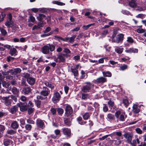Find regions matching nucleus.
<instances>
[{
  "instance_id": "nucleus-1",
  "label": "nucleus",
  "mask_w": 146,
  "mask_h": 146,
  "mask_svg": "<svg viewBox=\"0 0 146 146\" xmlns=\"http://www.w3.org/2000/svg\"><path fill=\"white\" fill-rule=\"evenodd\" d=\"M55 49V46L54 45L49 44L44 46L42 48V52L44 54H47L49 53V50L52 52Z\"/></svg>"
},
{
  "instance_id": "nucleus-2",
  "label": "nucleus",
  "mask_w": 146,
  "mask_h": 146,
  "mask_svg": "<svg viewBox=\"0 0 146 146\" xmlns=\"http://www.w3.org/2000/svg\"><path fill=\"white\" fill-rule=\"evenodd\" d=\"M12 14L9 13L8 14V19L6 22L5 23V25L7 27H12L14 26L15 28H18V26L16 25L14 26V23L12 21Z\"/></svg>"
},
{
  "instance_id": "nucleus-3",
  "label": "nucleus",
  "mask_w": 146,
  "mask_h": 146,
  "mask_svg": "<svg viewBox=\"0 0 146 146\" xmlns=\"http://www.w3.org/2000/svg\"><path fill=\"white\" fill-rule=\"evenodd\" d=\"M85 84L87 85L84 86L82 88V91L84 93L89 92L92 87L94 86V85L90 82H86Z\"/></svg>"
},
{
  "instance_id": "nucleus-4",
  "label": "nucleus",
  "mask_w": 146,
  "mask_h": 146,
  "mask_svg": "<svg viewBox=\"0 0 146 146\" xmlns=\"http://www.w3.org/2000/svg\"><path fill=\"white\" fill-rule=\"evenodd\" d=\"M115 115L117 118H119V120L121 121H124L126 117L125 113L121 114V112L119 111H116L115 113Z\"/></svg>"
},
{
  "instance_id": "nucleus-5",
  "label": "nucleus",
  "mask_w": 146,
  "mask_h": 146,
  "mask_svg": "<svg viewBox=\"0 0 146 146\" xmlns=\"http://www.w3.org/2000/svg\"><path fill=\"white\" fill-rule=\"evenodd\" d=\"M61 96L59 93L56 92L54 93L52 98V101L54 103H56L59 101Z\"/></svg>"
},
{
  "instance_id": "nucleus-6",
  "label": "nucleus",
  "mask_w": 146,
  "mask_h": 146,
  "mask_svg": "<svg viewBox=\"0 0 146 146\" xmlns=\"http://www.w3.org/2000/svg\"><path fill=\"white\" fill-rule=\"evenodd\" d=\"M10 98V96H8L3 97V101H4V103L5 105L7 106H11L12 102V100L9 99Z\"/></svg>"
},
{
  "instance_id": "nucleus-7",
  "label": "nucleus",
  "mask_w": 146,
  "mask_h": 146,
  "mask_svg": "<svg viewBox=\"0 0 146 146\" xmlns=\"http://www.w3.org/2000/svg\"><path fill=\"white\" fill-rule=\"evenodd\" d=\"M63 134L67 137H70L71 136L70 130L67 128H64L62 129Z\"/></svg>"
},
{
  "instance_id": "nucleus-8",
  "label": "nucleus",
  "mask_w": 146,
  "mask_h": 146,
  "mask_svg": "<svg viewBox=\"0 0 146 146\" xmlns=\"http://www.w3.org/2000/svg\"><path fill=\"white\" fill-rule=\"evenodd\" d=\"M65 60V57L64 54H59L57 57V59L54 61L58 62H64Z\"/></svg>"
},
{
  "instance_id": "nucleus-9",
  "label": "nucleus",
  "mask_w": 146,
  "mask_h": 146,
  "mask_svg": "<svg viewBox=\"0 0 146 146\" xmlns=\"http://www.w3.org/2000/svg\"><path fill=\"white\" fill-rule=\"evenodd\" d=\"M50 92L48 89L46 87H43V90L40 92V94L43 96L45 97L48 96Z\"/></svg>"
},
{
  "instance_id": "nucleus-10",
  "label": "nucleus",
  "mask_w": 146,
  "mask_h": 146,
  "mask_svg": "<svg viewBox=\"0 0 146 146\" xmlns=\"http://www.w3.org/2000/svg\"><path fill=\"white\" fill-rule=\"evenodd\" d=\"M72 113V109L69 106H67L65 109V114L66 116H68Z\"/></svg>"
},
{
  "instance_id": "nucleus-11",
  "label": "nucleus",
  "mask_w": 146,
  "mask_h": 146,
  "mask_svg": "<svg viewBox=\"0 0 146 146\" xmlns=\"http://www.w3.org/2000/svg\"><path fill=\"white\" fill-rule=\"evenodd\" d=\"M107 79L103 77H101L97 78L95 82L98 84H103L107 82Z\"/></svg>"
},
{
  "instance_id": "nucleus-12",
  "label": "nucleus",
  "mask_w": 146,
  "mask_h": 146,
  "mask_svg": "<svg viewBox=\"0 0 146 146\" xmlns=\"http://www.w3.org/2000/svg\"><path fill=\"white\" fill-rule=\"evenodd\" d=\"M124 35L123 34H120L118 35L116 37V40L114 41L115 42L118 43L121 42L123 39Z\"/></svg>"
},
{
  "instance_id": "nucleus-13",
  "label": "nucleus",
  "mask_w": 146,
  "mask_h": 146,
  "mask_svg": "<svg viewBox=\"0 0 146 146\" xmlns=\"http://www.w3.org/2000/svg\"><path fill=\"white\" fill-rule=\"evenodd\" d=\"M123 136L126 139L128 143H129V142H131L133 136V135L131 134L125 133L123 135Z\"/></svg>"
},
{
  "instance_id": "nucleus-14",
  "label": "nucleus",
  "mask_w": 146,
  "mask_h": 146,
  "mask_svg": "<svg viewBox=\"0 0 146 146\" xmlns=\"http://www.w3.org/2000/svg\"><path fill=\"white\" fill-rule=\"evenodd\" d=\"M36 124L37 127L42 129H43L45 126L44 122L41 120L37 119Z\"/></svg>"
},
{
  "instance_id": "nucleus-15",
  "label": "nucleus",
  "mask_w": 146,
  "mask_h": 146,
  "mask_svg": "<svg viewBox=\"0 0 146 146\" xmlns=\"http://www.w3.org/2000/svg\"><path fill=\"white\" fill-rule=\"evenodd\" d=\"M18 109V105H15L11 107L9 110V112L12 114H14L17 111Z\"/></svg>"
},
{
  "instance_id": "nucleus-16",
  "label": "nucleus",
  "mask_w": 146,
  "mask_h": 146,
  "mask_svg": "<svg viewBox=\"0 0 146 146\" xmlns=\"http://www.w3.org/2000/svg\"><path fill=\"white\" fill-rule=\"evenodd\" d=\"M27 81L29 84L33 85L35 84V79L34 78L31 77L29 78H28Z\"/></svg>"
},
{
  "instance_id": "nucleus-17",
  "label": "nucleus",
  "mask_w": 146,
  "mask_h": 146,
  "mask_svg": "<svg viewBox=\"0 0 146 146\" xmlns=\"http://www.w3.org/2000/svg\"><path fill=\"white\" fill-rule=\"evenodd\" d=\"M11 126L13 129H17L19 127V124L16 121H14L11 123Z\"/></svg>"
},
{
  "instance_id": "nucleus-18",
  "label": "nucleus",
  "mask_w": 146,
  "mask_h": 146,
  "mask_svg": "<svg viewBox=\"0 0 146 146\" xmlns=\"http://www.w3.org/2000/svg\"><path fill=\"white\" fill-rule=\"evenodd\" d=\"M12 143V141L8 139H5L3 141V144L4 145L6 146H8L10 144H11Z\"/></svg>"
},
{
  "instance_id": "nucleus-19",
  "label": "nucleus",
  "mask_w": 146,
  "mask_h": 146,
  "mask_svg": "<svg viewBox=\"0 0 146 146\" xmlns=\"http://www.w3.org/2000/svg\"><path fill=\"white\" fill-rule=\"evenodd\" d=\"M31 89L29 87L25 88L23 89V91L25 94H29L31 92Z\"/></svg>"
},
{
  "instance_id": "nucleus-20",
  "label": "nucleus",
  "mask_w": 146,
  "mask_h": 146,
  "mask_svg": "<svg viewBox=\"0 0 146 146\" xmlns=\"http://www.w3.org/2000/svg\"><path fill=\"white\" fill-rule=\"evenodd\" d=\"M22 103H20L17 104L18 107H20V110L21 111H25L27 110V108L25 106H21L20 104Z\"/></svg>"
},
{
  "instance_id": "nucleus-21",
  "label": "nucleus",
  "mask_w": 146,
  "mask_h": 146,
  "mask_svg": "<svg viewBox=\"0 0 146 146\" xmlns=\"http://www.w3.org/2000/svg\"><path fill=\"white\" fill-rule=\"evenodd\" d=\"M133 112L136 113H138L139 111V109L137 105L135 104L133 106Z\"/></svg>"
},
{
  "instance_id": "nucleus-22",
  "label": "nucleus",
  "mask_w": 146,
  "mask_h": 146,
  "mask_svg": "<svg viewBox=\"0 0 146 146\" xmlns=\"http://www.w3.org/2000/svg\"><path fill=\"white\" fill-rule=\"evenodd\" d=\"M17 50L15 48H11L10 50L9 53L11 56H15L17 55Z\"/></svg>"
},
{
  "instance_id": "nucleus-23",
  "label": "nucleus",
  "mask_w": 146,
  "mask_h": 146,
  "mask_svg": "<svg viewBox=\"0 0 146 146\" xmlns=\"http://www.w3.org/2000/svg\"><path fill=\"white\" fill-rule=\"evenodd\" d=\"M46 17V16L43 14H39L38 16L37 17V19L40 21H42V20Z\"/></svg>"
},
{
  "instance_id": "nucleus-24",
  "label": "nucleus",
  "mask_w": 146,
  "mask_h": 146,
  "mask_svg": "<svg viewBox=\"0 0 146 146\" xmlns=\"http://www.w3.org/2000/svg\"><path fill=\"white\" fill-rule=\"evenodd\" d=\"M136 2V1H129V5L131 7H135L137 6V3Z\"/></svg>"
},
{
  "instance_id": "nucleus-25",
  "label": "nucleus",
  "mask_w": 146,
  "mask_h": 146,
  "mask_svg": "<svg viewBox=\"0 0 146 146\" xmlns=\"http://www.w3.org/2000/svg\"><path fill=\"white\" fill-rule=\"evenodd\" d=\"M64 121V123L68 126H70L71 125V121L69 118H65Z\"/></svg>"
},
{
  "instance_id": "nucleus-26",
  "label": "nucleus",
  "mask_w": 146,
  "mask_h": 146,
  "mask_svg": "<svg viewBox=\"0 0 146 146\" xmlns=\"http://www.w3.org/2000/svg\"><path fill=\"white\" fill-rule=\"evenodd\" d=\"M11 92L13 94L17 95L19 93V90L16 87H13L11 89Z\"/></svg>"
},
{
  "instance_id": "nucleus-27",
  "label": "nucleus",
  "mask_w": 146,
  "mask_h": 146,
  "mask_svg": "<svg viewBox=\"0 0 146 146\" xmlns=\"http://www.w3.org/2000/svg\"><path fill=\"white\" fill-rule=\"evenodd\" d=\"M124 48H119L117 47L115 49V51L118 54H120L121 53L123 50Z\"/></svg>"
},
{
  "instance_id": "nucleus-28",
  "label": "nucleus",
  "mask_w": 146,
  "mask_h": 146,
  "mask_svg": "<svg viewBox=\"0 0 146 146\" xmlns=\"http://www.w3.org/2000/svg\"><path fill=\"white\" fill-rule=\"evenodd\" d=\"M71 72L73 73L75 76H77L78 75V70L75 68H71Z\"/></svg>"
},
{
  "instance_id": "nucleus-29",
  "label": "nucleus",
  "mask_w": 146,
  "mask_h": 146,
  "mask_svg": "<svg viewBox=\"0 0 146 146\" xmlns=\"http://www.w3.org/2000/svg\"><path fill=\"white\" fill-rule=\"evenodd\" d=\"M112 142L116 145H119L121 143V141L120 139H114L112 140Z\"/></svg>"
},
{
  "instance_id": "nucleus-30",
  "label": "nucleus",
  "mask_w": 146,
  "mask_h": 146,
  "mask_svg": "<svg viewBox=\"0 0 146 146\" xmlns=\"http://www.w3.org/2000/svg\"><path fill=\"white\" fill-rule=\"evenodd\" d=\"M0 31L2 35L3 36H5L7 34L6 31L2 27H0Z\"/></svg>"
},
{
  "instance_id": "nucleus-31",
  "label": "nucleus",
  "mask_w": 146,
  "mask_h": 146,
  "mask_svg": "<svg viewBox=\"0 0 146 146\" xmlns=\"http://www.w3.org/2000/svg\"><path fill=\"white\" fill-rule=\"evenodd\" d=\"M103 74L104 76L105 77H110L111 76V73L109 71L106 72H103Z\"/></svg>"
},
{
  "instance_id": "nucleus-32",
  "label": "nucleus",
  "mask_w": 146,
  "mask_h": 146,
  "mask_svg": "<svg viewBox=\"0 0 146 146\" xmlns=\"http://www.w3.org/2000/svg\"><path fill=\"white\" fill-rule=\"evenodd\" d=\"M107 117L110 120H113L115 119V117L114 115L111 114L109 113L107 115Z\"/></svg>"
},
{
  "instance_id": "nucleus-33",
  "label": "nucleus",
  "mask_w": 146,
  "mask_h": 146,
  "mask_svg": "<svg viewBox=\"0 0 146 146\" xmlns=\"http://www.w3.org/2000/svg\"><path fill=\"white\" fill-rule=\"evenodd\" d=\"M54 4H56L62 6L65 5V3L62 2L56 1H53L52 2Z\"/></svg>"
},
{
  "instance_id": "nucleus-34",
  "label": "nucleus",
  "mask_w": 146,
  "mask_h": 146,
  "mask_svg": "<svg viewBox=\"0 0 146 146\" xmlns=\"http://www.w3.org/2000/svg\"><path fill=\"white\" fill-rule=\"evenodd\" d=\"M25 127L26 130L30 131L31 129L32 126L30 124H27L25 125Z\"/></svg>"
},
{
  "instance_id": "nucleus-35",
  "label": "nucleus",
  "mask_w": 146,
  "mask_h": 146,
  "mask_svg": "<svg viewBox=\"0 0 146 146\" xmlns=\"http://www.w3.org/2000/svg\"><path fill=\"white\" fill-rule=\"evenodd\" d=\"M57 111L59 115H62L64 112V110L61 108H58L57 110Z\"/></svg>"
},
{
  "instance_id": "nucleus-36",
  "label": "nucleus",
  "mask_w": 146,
  "mask_h": 146,
  "mask_svg": "<svg viewBox=\"0 0 146 146\" xmlns=\"http://www.w3.org/2000/svg\"><path fill=\"white\" fill-rule=\"evenodd\" d=\"M76 36V35H74L72 36L69 39V42H70V43H73L74 42V39Z\"/></svg>"
},
{
  "instance_id": "nucleus-37",
  "label": "nucleus",
  "mask_w": 146,
  "mask_h": 146,
  "mask_svg": "<svg viewBox=\"0 0 146 146\" xmlns=\"http://www.w3.org/2000/svg\"><path fill=\"white\" fill-rule=\"evenodd\" d=\"M23 76L27 79V80L28 78H29L31 77L30 74L28 73H23Z\"/></svg>"
},
{
  "instance_id": "nucleus-38",
  "label": "nucleus",
  "mask_w": 146,
  "mask_h": 146,
  "mask_svg": "<svg viewBox=\"0 0 146 146\" xmlns=\"http://www.w3.org/2000/svg\"><path fill=\"white\" fill-rule=\"evenodd\" d=\"M35 104L38 108H40V107L41 101L38 100H36L35 102Z\"/></svg>"
},
{
  "instance_id": "nucleus-39",
  "label": "nucleus",
  "mask_w": 146,
  "mask_h": 146,
  "mask_svg": "<svg viewBox=\"0 0 146 146\" xmlns=\"http://www.w3.org/2000/svg\"><path fill=\"white\" fill-rule=\"evenodd\" d=\"M57 111L56 108L53 107H52L50 110V111L53 115H54L56 114Z\"/></svg>"
},
{
  "instance_id": "nucleus-40",
  "label": "nucleus",
  "mask_w": 146,
  "mask_h": 146,
  "mask_svg": "<svg viewBox=\"0 0 146 146\" xmlns=\"http://www.w3.org/2000/svg\"><path fill=\"white\" fill-rule=\"evenodd\" d=\"M21 71V70L19 68H17L14 69V73L17 74L20 73Z\"/></svg>"
},
{
  "instance_id": "nucleus-41",
  "label": "nucleus",
  "mask_w": 146,
  "mask_h": 146,
  "mask_svg": "<svg viewBox=\"0 0 146 146\" xmlns=\"http://www.w3.org/2000/svg\"><path fill=\"white\" fill-rule=\"evenodd\" d=\"M136 31L138 33H141L145 32V30L142 28H139L137 29Z\"/></svg>"
},
{
  "instance_id": "nucleus-42",
  "label": "nucleus",
  "mask_w": 146,
  "mask_h": 146,
  "mask_svg": "<svg viewBox=\"0 0 146 146\" xmlns=\"http://www.w3.org/2000/svg\"><path fill=\"white\" fill-rule=\"evenodd\" d=\"M90 116L89 115V114L88 113H86L83 115V119L84 120H87V119Z\"/></svg>"
},
{
  "instance_id": "nucleus-43",
  "label": "nucleus",
  "mask_w": 146,
  "mask_h": 146,
  "mask_svg": "<svg viewBox=\"0 0 146 146\" xmlns=\"http://www.w3.org/2000/svg\"><path fill=\"white\" fill-rule=\"evenodd\" d=\"M34 108H30L28 109V112L29 115H30L33 113L34 111Z\"/></svg>"
},
{
  "instance_id": "nucleus-44",
  "label": "nucleus",
  "mask_w": 146,
  "mask_h": 146,
  "mask_svg": "<svg viewBox=\"0 0 146 146\" xmlns=\"http://www.w3.org/2000/svg\"><path fill=\"white\" fill-rule=\"evenodd\" d=\"M7 133L10 135H13L15 133H16V132L13 130L11 129L7 130Z\"/></svg>"
},
{
  "instance_id": "nucleus-45",
  "label": "nucleus",
  "mask_w": 146,
  "mask_h": 146,
  "mask_svg": "<svg viewBox=\"0 0 146 146\" xmlns=\"http://www.w3.org/2000/svg\"><path fill=\"white\" fill-rule=\"evenodd\" d=\"M119 29H115L113 30V34L112 36V38H114L116 36V35L118 33V31Z\"/></svg>"
},
{
  "instance_id": "nucleus-46",
  "label": "nucleus",
  "mask_w": 146,
  "mask_h": 146,
  "mask_svg": "<svg viewBox=\"0 0 146 146\" xmlns=\"http://www.w3.org/2000/svg\"><path fill=\"white\" fill-rule=\"evenodd\" d=\"M21 100L23 102L26 101L28 99L24 96H22L20 98Z\"/></svg>"
},
{
  "instance_id": "nucleus-47",
  "label": "nucleus",
  "mask_w": 146,
  "mask_h": 146,
  "mask_svg": "<svg viewBox=\"0 0 146 146\" xmlns=\"http://www.w3.org/2000/svg\"><path fill=\"white\" fill-rule=\"evenodd\" d=\"M2 85L4 87H5L6 88H7L9 87V84L8 83H7L5 81H3L2 82Z\"/></svg>"
},
{
  "instance_id": "nucleus-48",
  "label": "nucleus",
  "mask_w": 146,
  "mask_h": 146,
  "mask_svg": "<svg viewBox=\"0 0 146 146\" xmlns=\"http://www.w3.org/2000/svg\"><path fill=\"white\" fill-rule=\"evenodd\" d=\"M127 41L131 43H132L133 42V39L131 37H128L127 38Z\"/></svg>"
},
{
  "instance_id": "nucleus-49",
  "label": "nucleus",
  "mask_w": 146,
  "mask_h": 146,
  "mask_svg": "<svg viewBox=\"0 0 146 146\" xmlns=\"http://www.w3.org/2000/svg\"><path fill=\"white\" fill-rule=\"evenodd\" d=\"M127 66L125 64L121 66L120 67V70H123L127 69Z\"/></svg>"
},
{
  "instance_id": "nucleus-50",
  "label": "nucleus",
  "mask_w": 146,
  "mask_h": 146,
  "mask_svg": "<svg viewBox=\"0 0 146 146\" xmlns=\"http://www.w3.org/2000/svg\"><path fill=\"white\" fill-rule=\"evenodd\" d=\"M27 122L29 124H34L35 122L31 119L29 118L27 120Z\"/></svg>"
},
{
  "instance_id": "nucleus-51",
  "label": "nucleus",
  "mask_w": 146,
  "mask_h": 146,
  "mask_svg": "<svg viewBox=\"0 0 146 146\" xmlns=\"http://www.w3.org/2000/svg\"><path fill=\"white\" fill-rule=\"evenodd\" d=\"M108 104L109 105V107H112L114 105V102L111 100H109L108 102Z\"/></svg>"
},
{
  "instance_id": "nucleus-52",
  "label": "nucleus",
  "mask_w": 146,
  "mask_h": 146,
  "mask_svg": "<svg viewBox=\"0 0 146 146\" xmlns=\"http://www.w3.org/2000/svg\"><path fill=\"white\" fill-rule=\"evenodd\" d=\"M9 96H10V98H11V99L13 100L15 102H17V99L15 96L13 95Z\"/></svg>"
},
{
  "instance_id": "nucleus-53",
  "label": "nucleus",
  "mask_w": 146,
  "mask_h": 146,
  "mask_svg": "<svg viewBox=\"0 0 146 146\" xmlns=\"http://www.w3.org/2000/svg\"><path fill=\"white\" fill-rule=\"evenodd\" d=\"M36 98L37 100H44L45 98L43 97L42 95H38L36 96Z\"/></svg>"
},
{
  "instance_id": "nucleus-54",
  "label": "nucleus",
  "mask_w": 146,
  "mask_h": 146,
  "mask_svg": "<svg viewBox=\"0 0 146 146\" xmlns=\"http://www.w3.org/2000/svg\"><path fill=\"white\" fill-rule=\"evenodd\" d=\"M129 143L131 144L133 146H136V141L135 140H133L132 141V142H131V141Z\"/></svg>"
},
{
  "instance_id": "nucleus-55",
  "label": "nucleus",
  "mask_w": 146,
  "mask_h": 146,
  "mask_svg": "<svg viewBox=\"0 0 146 146\" xmlns=\"http://www.w3.org/2000/svg\"><path fill=\"white\" fill-rule=\"evenodd\" d=\"M104 107H103V110L104 112H106L108 110V108L106 105L105 104H103Z\"/></svg>"
},
{
  "instance_id": "nucleus-56",
  "label": "nucleus",
  "mask_w": 146,
  "mask_h": 146,
  "mask_svg": "<svg viewBox=\"0 0 146 146\" xmlns=\"http://www.w3.org/2000/svg\"><path fill=\"white\" fill-rule=\"evenodd\" d=\"M82 99L85 100L86 99L87 96L88 94H82Z\"/></svg>"
},
{
  "instance_id": "nucleus-57",
  "label": "nucleus",
  "mask_w": 146,
  "mask_h": 146,
  "mask_svg": "<svg viewBox=\"0 0 146 146\" xmlns=\"http://www.w3.org/2000/svg\"><path fill=\"white\" fill-rule=\"evenodd\" d=\"M123 103L126 106H127L128 105V102L127 100H123Z\"/></svg>"
},
{
  "instance_id": "nucleus-58",
  "label": "nucleus",
  "mask_w": 146,
  "mask_h": 146,
  "mask_svg": "<svg viewBox=\"0 0 146 146\" xmlns=\"http://www.w3.org/2000/svg\"><path fill=\"white\" fill-rule=\"evenodd\" d=\"M130 58L128 57L127 56L125 58H121V60L123 62H125L126 60H129L130 59Z\"/></svg>"
},
{
  "instance_id": "nucleus-59",
  "label": "nucleus",
  "mask_w": 146,
  "mask_h": 146,
  "mask_svg": "<svg viewBox=\"0 0 146 146\" xmlns=\"http://www.w3.org/2000/svg\"><path fill=\"white\" fill-rule=\"evenodd\" d=\"M131 53H137L138 52V50L137 49L131 48Z\"/></svg>"
},
{
  "instance_id": "nucleus-60",
  "label": "nucleus",
  "mask_w": 146,
  "mask_h": 146,
  "mask_svg": "<svg viewBox=\"0 0 146 146\" xmlns=\"http://www.w3.org/2000/svg\"><path fill=\"white\" fill-rule=\"evenodd\" d=\"M29 19L31 22H33L35 20V19L33 16L31 15L29 17Z\"/></svg>"
},
{
  "instance_id": "nucleus-61",
  "label": "nucleus",
  "mask_w": 146,
  "mask_h": 146,
  "mask_svg": "<svg viewBox=\"0 0 146 146\" xmlns=\"http://www.w3.org/2000/svg\"><path fill=\"white\" fill-rule=\"evenodd\" d=\"M51 29V28L50 27H48L46 29L45 31H44V33H47L49 32Z\"/></svg>"
},
{
  "instance_id": "nucleus-62",
  "label": "nucleus",
  "mask_w": 146,
  "mask_h": 146,
  "mask_svg": "<svg viewBox=\"0 0 146 146\" xmlns=\"http://www.w3.org/2000/svg\"><path fill=\"white\" fill-rule=\"evenodd\" d=\"M63 52H64L66 53H70L71 52L70 50L67 48H64L63 50Z\"/></svg>"
},
{
  "instance_id": "nucleus-63",
  "label": "nucleus",
  "mask_w": 146,
  "mask_h": 146,
  "mask_svg": "<svg viewBox=\"0 0 146 146\" xmlns=\"http://www.w3.org/2000/svg\"><path fill=\"white\" fill-rule=\"evenodd\" d=\"M135 130L138 133L141 134L142 133V131L139 128H137L135 129Z\"/></svg>"
},
{
  "instance_id": "nucleus-64",
  "label": "nucleus",
  "mask_w": 146,
  "mask_h": 146,
  "mask_svg": "<svg viewBox=\"0 0 146 146\" xmlns=\"http://www.w3.org/2000/svg\"><path fill=\"white\" fill-rule=\"evenodd\" d=\"M20 122L21 125H24L25 123V120L23 119H21L19 120Z\"/></svg>"
}]
</instances>
